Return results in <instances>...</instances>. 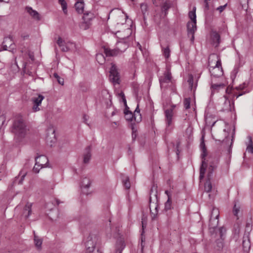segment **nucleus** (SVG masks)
<instances>
[{"label":"nucleus","instance_id":"nucleus-4","mask_svg":"<svg viewBox=\"0 0 253 253\" xmlns=\"http://www.w3.org/2000/svg\"><path fill=\"white\" fill-rule=\"evenodd\" d=\"M159 82L161 88H167L172 83V76L169 67L167 66L163 75L159 77Z\"/></svg>","mask_w":253,"mask_h":253},{"label":"nucleus","instance_id":"nucleus-8","mask_svg":"<svg viewBox=\"0 0 253 253\" xmlns=\"http://www.w3.org/2000/svg\"><path fill=\"white\" fill-rule=\"evenodd\" d=\"M221 134L224 137V138L220 137V136H217V138L215 139V141L222 142L225 146L228 147L229 146V147H231L233 143V135L231 136L232 138H231V137L229 136V133L226 131L225 129H224L223 131L221 132Z\"/></svg>","mask_w":253,"mask_h":253},{"label":"nucleus","instance_id":"nucleus-55","mask_svg":"<svg viewBox=\"0 0 253 253\" xmlns=\"http://www.w3.org/2000/svg\"><path fill=\"white\" fill-rule=\"evenodd\" d=\"M137 46L139 48V49L140 50H142V47H141V45L139 43H137Z\"/></svg>","mask_w":253,"mask_h":253},{"label":"nucleus","instance_id":"nucleus-15","mask_svg":"<svg viewBox=\"0 0 253 253\" xmlns=\"http://www.w3.org/2000/svg\"><path fill=\"white\" fill-rule=\"evenodd\" d=\"M223 101V107L221 108V111L230 112L232 111V109H234V102H232L233 106H232L230 101L227 98L226 96H224L222 98Z\"/></svg>","mask_w":253,"mask_h":253},{"label":"nucleus","instance_id":"nucleus-43","mask_svg":"<svg viewBox=\"0 0 253 253\" xmlns=\"http://www.w3.org/2000/svg\"><path fill=\"white\" fill-rule=\"evenodd\" d=\"M147 5L146 4L142 3L140 5L141 10L144 15L147 11Z\"/></svg>","mask_w":253,"mask_h":253},{"label":"nucleus","instance_id":"nucleus-16","mask_svg":"<svg viewBox=\"0 0 253 253\" xmlns=\"http://www.w3.org/2000/svg\"><path fill=\"white\" fill-rule=\"evenodd\" d=\"M211 44L213 46L216 47L220 42V36L216 31H212L211 33Z\"/></svg>","mask_w":253,"mask_h":253},{"label":"nucleus","instance_id":"nucleus-6","mask_svg":"<svg viewBox=\"0 0 253 253\" xmlns=\"http://www.w3.org/2000/svg\"><path fill=\"white\" fill-rule=\"evenodd\" d=\"M196 7H194L193 10L189 12V17L191 21H189L187 24V32L188 33H195L196 31Z\"/></svg>","mask_w":253,"mask_h":253},{"label":"nucleus","instance_id":"nucleus-21","mask_svg":"<svg viewBox=\"0 0 253 253\" xmlns=\"http://www.w3.org/2000/svg\"><path fill=\"white\" fill-rule=\"evenodd\" d=\"M26 10L27 12L35 19L39 20L40 17L38 12L33 9L31 7H26Z\"/></svg>","mask_w":253,"mask_h":253},{"label":"nucleus","instance_id":"nucleus-22","mask_svg":"<svg viewBox=\"0 0 253 253\" xmlns=\"http://www.w3.org/2000/svg\"><path fill=\"white\" fill-rule=\"evenodd\" d=\"M133 120H134L136 123H139L141 121L142 117L140 113V109H139L138 105H137V107L133 114Z\"/></svg>","mask_w":253,"mask_h":253},{"label":"nucleus","instance_id":"nucleus-54","mask_svg":"<svg viewBox=\"0 0 253 253\" xmlns=\"http://www.w3.org/2000/svg\"><path fill=\"white\" fill-rule=\"evenodd\" d=\"M205 9L206 10H208L209 8V5L208 2H205Z\"/></svg>","mask_w":253,"mask_h":253},{"label":"nucleus","instance_id":"nucleus-61","mask_svg":"<svg viewBox=\"0 0 253 253\" xmlns=\"http://www.w3.org/2000/svg\"><path fill=\"white\" fill-rule=\"evenodd\" d=\"M142 229H143V231H142V234L143 232V230H144V225H143V222H142Z\"/></svg>","mask_w":253,"mask_h":253},{"label":"nucleus","instance_id":"nucleus-63","mask_svg":"<svg viewBox=\"0 0 253 253\" xmlns=\"http://www.w3.org/2000/svg\"><path fill=\"white\" fill-rule=\"evenodd\" d=\"M210 0H204V2H207L210 1Z\"/></svg>","mask_w":253,"mask_h":253},{"label":"nucleus","instance_id":"nucleus-10","mask_svg":"<svg viewBox=\"0 0 253 253\" xmlns=\"http://www.w3.org/2000/svg\"><path fill=\"white\" fill-rule=\"evenodd\" d=\"M210 72L211 73V79L214 80L216 78H220L223 75V70L221 65H218L215 67H212L209 68Z\"/></svg>","mask_w":253,"mask_h":253},{"label":"nucleus","instance_id":"nucleus-14","mask_svg":"<svg viewBox=\"0 0 253 253\" xmlns=\"http://www.w3.org/2000/svg\"><path fill=\"white\" fill-rule=\"evenodd\" d=\"M214 80L213 79L211 81V94L215 92H219L220 90L225 89V84L223 83H214Z\"/></svg>","mask_w":253,"mask_h":253},{"label":"nucleus","instance_id":"nucleus-23","mask_svg":"<svg viewBox=\"0 0 253 253\" xmlns=\"http://www.w3.org/2000/svg\"><path fill=\"white\" fill-rule=\"evenodd\" d=\"M91 156L90 147L88 146L85 149L84 154V163L85 164L88 163L90 160Z\"/></svg>","mask_w":253,"mask_h":253},{"label":"nucleus","instance_id":"nucleus-58","mask_svg":"<svg viewBox=\"0 0 253 253\" xmlns=\"http://www.w3.org/2000/svg\"><path fill=\"white\" fill-rule=\"evenodd\" d=\"M4 119V117H3V116H0V121H1H1H2V122H3Z\"/></svg>","mask_w":253,"mask_h":253},{"label":"nucleus","instance_id":"nucleus-7","mask_svg":"<svg viewBox=\"0 0 253 253\" xmlns=\"http://www.w3.org/2000/svg\"><path fill=\"white\" fill-rule=\"evenodd\" d=\"M201 149L202 151V153L201 154V157L202 159V165L200 168V176L199 178L200 179H202L205 176V174L206 172V168L207 166V164L205 163V157L207 156V152L206 149L205 147V144L204 141L201 142L200 144Z\"/></svg>","mask_w":253,"mask_h":253},{"label":"nucleus","instance_id":"nucleus-50","mask_svg":"<svg viewBox=\"0 0 253 253\" xmlns=\"http://www.w3.org/2000/svg\"><path fill=\"white\" fill-rule=\"evenodd\" d=\"M40 169H41V167H38V165H36V163L35 165L33 168V171L35 173H38L40 171Z\"/></svg>","mask_w":253,"mask_h":253},{"label":"nucleus","instance_id":"nucleus-12","mask_svg":"<svg viewBox=\"0 0 253 253\" xmlns=\"http://www.w3.org/2000/svg\"><path fill=\"white\" fill-rule=\"evenodd\" d=\"M55 130L52 128H49L47 130L46 141L48 145L52 146L56 142Z\"/></svg>","mask_w":253,"mask_h":253},{"label":"nucleus","instance_id":"nucleus-59","mask_svg":"<svg viewBox=\"0 0 253 253\" xmlns=\"http://www.w3.org/2000/svg\"><path fill=\"white\" fill-rule=\"evenodd\" d=\"M0 2H8V0H0Z\"/></svg>","mask_w":253,"mask_h":253},{"label":"nucleus","instance_id":"nucleus-37","mask_svg":"<svg viewBox=\"0 0 253 253\" xmlns=\"http://www.w3.org/2000/svg\"><path fill=\"white\" fill-rule=\"evenodd\" d=\"M163 55L166 59H168L170 56V50L168 46L162 48Z\"/></svg>","mask_w":253,"mask_h":253},{"label":"nucleus","instance_id":"nucleus-5","mask_svg":"<svg viewBox=\"0 0 253 253\" xmlns=\"http://www.w3.org/2000/svg\"><path fill=\"white\" fill-rule=\"evenodd\" d=\"M95 14L90 11H86L84 13L83 16V22L81 24V28L85 30L90 28L92 20L95 18Z\"/></svg>","mask_w":253,"mask_h":253},{"label":"nucleus","instance_id":"nucleus-49","mask_svg":"<svg viewBox=\"0 0 253 253\" xmlns=\"http://www.w3.org/2000/svg\"><path fill=\"white\" fill-rule=\"evenodd\" d=\"M247 86V84L246 83H244L243 84H240L236 87L237 89H243Z\"/></svg>","mask_w":253,"mask_h":253},{"label":"nucleus","instance_id":"nucleus-53","mask_svg":"<svg viewBox=\"0 0 253 253\" xmlns=\"http://www.w3.org/2000/svg\"><path fill=\"white\" fill-rule=\"evenodd\" d=\"M136 136V134L134 133V130H133L132 133V137L133 139H134Z\"/></svg>","mask_w":253,"mask_h":253},{"label":"nucleus","instance_id":"nucleus-64","mask_svg":"<svg viewBox=\"0 0 253 253\" xmlns=\"http://www.w3.org/2000/svg\"><path fill=\"white\" fill-rule=\"evenodd\" d=\"M56 202L58 205L59 204V201L58 200H56Z\"/></svg>","mask_w":253,"mask_h":253},{"label":"nucleus","instance_id":"nucleus-26","mask_svg":"<svg viewBox=\"0 0 253 253\" xmlns=\"http://www.w3.org/2000/svg\"><path fill=\"white\" fill-rule=\"evenodd\" d=\"M75 6L77 11L79 13H82L84 12V2L83 0H80L76 2Z\"/></svg>","mask_w":253,"mask_h":253},{"label":"nucleus","instance_id":"nucleus-56","mask_svg":"<svg viewBox=\"0 0 253 253\" xmlns=\"http://www.w3.org/2000/svg\"><path fill=\"white\" fill-rule=\"evenodd\" d=\"M165 193L167 195V196H168V198H169H169H170V196H169V191H168V190H166V191H165Z\"/></svg>","mask_w":253,"mask_h":253},{"label":"nucleus","instance_id":"nucleus-25","mask_svg":"<svg viewBox=\"0 0 253 253\" xmlns=\"http://www.w3.org/2000/svg\"><path fill=\"white\" fill-rule=\"evenodd\" d=\"M121 178L123 185L126 189H129L130 187V183L129 178L127 176L124 174H121Z\"/></svg>","mask_w":253,"mask_h":253},{"label":"nucleus","instance_id":"nucleus-42","mask_svg":"<svg viewBox=\"0 0 253 253\" xmlns=\"http://www.w3.org/2000/svg\"><path fill=\"white\" fill-rule=\"evenodd\" d=\"M156 193H157L156 191L154 192L153 190L152 189L151 190V193H150V199H149V201H150V204L152 203V202L153 196L154 197V198H155L156 199V201H157V196Z\"/></svg>","mask_w":253,"mask_h":253},{"label":"nucleus","instance_id":"nucleus-48","mask_svg":"<svg viewBox=\"0 0 253 253\" xmlns=\"http://www.w3.org/2000/svg\"><path fill=\"white\" fill-rule=\"evenodd\" d=\"M226 6H227V4H225L224 5H222V6H220L216 8V10L219 11V12L220 13H221L225 9V8H226Z\"/></svg>","mask_w":253,"mask_h":253},{"label":"nucleus","instance_id":"nucleus-24","mask_svg":"<svg viewBox=\"0 0 253 253\" xmlns=\"http://www.w3.org/2000/svg\"><path fill=\"white\" fill-rule=\"evenodd\" d=\"M170 6L171 3L169 0H166L165 2H163L161 7V10L162 13L164 12V16H166Z\"/></svg>","mask_w":253,"mask_h":253},{"label":"nucleus","instance_id":"nucleus-34","mask_svg":"<svg viewBox=\"0 0 253 253\" xmlns=\"http://www.w3.org/2000/svg\"><path fill=\"white\" fill-rule=\"evenodd\" d=\"M96 59L100 64H103L105 61V57L103 54L98 53L96 55Z\"/></svg>","mask_w":253,"mask_h":253},{"label":"nucleus","instance_id":"nucleus-11","mask_svg":"<svg viewBox=\"0 0 253 253\" xmlns=\"http://www.w3.org/2000/svg\"><path fill=\"white\" fill-rule=\"evenodd\" d=\"M221 62L219 56L216 54H211L209 57V68L215 67L218 65H221Z\"/></svg>","mask_w":253,"mask_h":253},{"label":"nucleus","instance_id":"nucleus-40","mask_svg":"<svg viewBox=\"0 0 253 253\" xmlns=\"http://www.w3.org/2000/svg\"><path fill=\"white\" fill-rule=\"evenodd\" d=\"M171 202L170 200V198L169 197L167 201L165 204V210L166 211H169L171 209Z\"/></svg>","mask_w":253,"mask_h":253},{"label":"nucleus","instance_id":"nucleus-47","mask_svg":"<svg viewBox=\"0 0 253 253\" xmlns=\"http://www.w3.org/2000/svg\"><path fill=\"white\" fill-rule=\"evenodd\" d=\"M239 211V208L237 207L236 205H235L234 208H233V212L234 215L237 216Z\"/></svg>","mask_w":253,"mask_h":253},{"label":"nucleus","instance_id":"nucleus-35","mask_svg":"<svg viewBox=\"0 0 253 253\" xmlns=\"http://www.w3.org/2000/svg\"><path fill=\"white\" fill-rule=\"evenodd\" d=\"M218 224V219L214 218H210L209 226L211 228H215Z\"/></svg>","mask_w":253,"mask_h":253},{"label":"nucleus","instance_id":"nucleus-52","mask_svg":"<svg viewBox=\"0 0 253 253\" xmlns=\"http://www.w3.org/2000/svg\"><path fill=\"white\" fill-rule=\"evenodd\" d=\"M26 176V173H24L21 176V179L19 181V184H22L23 180L24 179L25 176Z\"/></svg>","mask_w":253,"mask_h":253},{"label":"nucleus","instance_id":"nucleus-3","mask_svg":"<svg viewBox=\"0 0 253 253\" xmlns=\"http://www.w3.org/2000/svg\"><path fill=\"white\" fill-rule=\"evenodd\" d=\"M56 43L63 52H75L78 50L75 43L71 41L66 42L60 37H58Z\"/></svg>","mask_w":253,"mask_h":253},{"label":"nucleus","instance_id":"nucleus-60","mask_svg":"<svg viewBox=\"0 0 253 253\" xmlns=\"http://www.w3.org/2000/svg\"><path fill=\"white\" fill-rule=\"evenodd\" d=\"M243 94V93H241V94H239V95H238L237 96H236V98H238L239 96L242 95Z\"/></svg>","mask_w":253,"mask_h":253},{"label":"nucleus","instance_id":"nucleus-20","mask_svg":"<svg viewBox=\"0 0 253 253\" xmlns=\"http://www.w3.org/2000/svg\"><path fill=\"white\" fill-rule=\"evenodd\" d=\"M32 206V203H27L24 207L23 212V216H25V217L26 218H28L29 216L31 214Z\"/></svg>","mask_w":253,"mask_h":253},{"label":"nucleus","instance_id":"nucleus-9","mask_svg":"<svg viewBox=\"0 0 253 253\" xmlns=\"http://www.w3.org/2000/svg\"><path fill=\"white\" fill-rule=\"evenodd\" d=\"M110 81L114 84H119L120 83V76L117 71L116 67L114 64H112L110 71Z\"/></svg>","mask_w":253,"mask_h":253},{"label":"nucleus","instance_id":"nucleus-46","mask_svg":"<svg viewBox=\"0 0 253 253\" xmlns=\"http://www.w3.org/2000/svg\"><path fill=\"white\" fill-rule=\"evenodd\" d=\"M188 82L189 83V87H190L191 89H192L193 84V79L192 76H190L189 78Z\"/></svg>","mask_w":253,"mask_h":253},{"label":"nucleus","instance_id":"nucleus-18","mask_svg":"<svg viewBox=\"0 0 253 253\" xmlns=\"http://www.w3.org/2000/svg\"><path fill=\"white\" fill-rule=\"evenodd\" d=\"M44 96L42 95H39L37 97H35L33 99V101L34 103L33 107V110L34 112H37L40 110L39 106L41 105Z\"/></svg>","mask_w":253,"mask_h":253},{"label":"nucleus","instance_id":"nucleus-13","mask_svg":"<svg viewBox=\"0 0 253 253\" xmlns=\"http://www.w3.org/2000/svg\"><path fill=\"white\" fill-rule=\"evenodd\" d=\"M173 115V107L166 109L165 111V122L167 127L170 126L172 125Z\"/></svg>","mask_w":253,"mask_h":253},{"label":"nucleus","instance_id":"nucleus-17","mask_svg":"<svg viewBox=\"0 0 253 253\" xmlns=\"http://www.w3.org/2000/svg\"><path fill=\"white\" fill-rule=\"evenodd\" d=\"M35 161L36 165L42 168L47 164L48 160L45 156L41 155L36 158Z\"/></svg>","mask_w":253,"mask_h":253},{"label":"nucleus","instance_id":"nucleus-57","mask_svg":"<svg viewBox=\"0 0 253 253\" xmlns=\"http://www.w3.org/2000/svg\"><path fill=\"white\" fill-rule=\"evenodd\" d=\"M141 240H142V243H141V249H142V250H143V247H144V245H143V238H142L141 239Z\"/></svg>","mask_w":253,"mask_h":253},{"label":"nucleus","instance_id":"nucleus-19","mask_svg":"<svg viewBox=\"0 0 253 253\" xmlns=\"http://www.w3.org/2000/svg\"><path fill=\"white\" fill-rule=\"evenodd\" d=\"M12 42V41L10 38H5L2 44L3 49L4 50H10L13 49V47H12L13 45Z\"/></svg>","mask_w":253,"mask_h":253},{"label":"nucleus","instance_id":"nucleus-39","mask_svg":"<svg viewBox=\"0 0 253 253\" xmlns=\"http://www.w3.org/2000/svg\"><path fill=\"white\" fill-rule=\"evenodd\" d=\"M59 3L61 5L62 10L65 14H66L67 12V3L65 0H58Z\"/></svg>","mask_w":253,"mask_h":253},{"label":"nucleus","instance_id":"nucleus-38","mask_svg":"<svg viewBox=\"0 0 253 253\" xmlns=\"http://www.w3.org/2000/svg\"><path fill=\"white\" fill-rule=\"evenodd\" d=\"M191 98L190 97L185 98L183 101L184 108L188 109L190 107Z\"/></svg>","mask_w":253,"mask_h":253},{"label":"nucleus","instance_id":"nucleus-33","mask_svg":"<svg viewBox=\"0 0 253 253\" xmlns=\"http://www.w3.org/2000/svg\"><path fill=\"white\" fill-rule=\"evenodd\" d=\"M90 181L89 179L86 177L83 179L81 184V187L85 188H87L90 186Z\"/></svg>","mask_w":253,"mask_h":253},{"label":"nucleus","instance_id":"nucleus-31","mask_svg":"<svg viewBox=\"0 0 253 253\" xmlns=\"http://www.w3.org/2000/svg\"><path fill=\"white\" fill-rule=\"evenodd\" d=\"M34 243L37 249L38 250H41L42 241L41 239L39 238L35 234L34 235Z\"/></svg>","mask_w":253,"mask_h":253},{"label":"nucleus","instance_id":"nucleus-27","mask_svg":"<svg viewBox=\"0 0 253 253\" xmlns=\"http://www.w3.org/2000/svg\"><path fill=\"white\" fill-rule=\"evenodd\" d=\"M125 247V245L123 240H120L118 241L116 244V253H122Z\"/></svg>","mask_w":253,"mask_h":253},{"label":"nucleus","instance_id":"nucleus-30","mask_svg":"<svg viewBox=\"0 0 253 253\" xmlns=\"http://www.w3.org/2000/svg\"><path fill=\"white\" fill-rule=\"evenodd\" d=\"M85 247L89 252H91L95 248V245L91 240H88L85 243Z\"/></svg>","mask_w":253,"mask_h":253},{"label":"nucleus","instance_id":"nucleus-51","mask_svg":"<svg viewBox=\"0 0 253 253\" xmlns=\"http://www.w3.org/2000/svg\"><path fill=\"white\" fill-rule=\"evenodd\" d=\"M188 35L189 37H190L191 42H193L194 41V33H188Z\"/></svg>","mask_w":253,"mask_h":253},{"label":"nucleus","instance_id":"nucleus-44","mask_svg":"<svg viewBox=\"0 0 253 253\" xmlns=\"http://www.w3.org/2000/svg\"><path fill=\"white\" fill-rule=\"evenodd\" d=\"M101 93L102 95H103L105 96L106 99H110L111 95L109 94V93L107 90H102L101 92Z\"/></svg>","mask_w":253,"mask_h":253},{"label":"nucleus","instance_id":"nucleus-36","mask_svg":"<svg viewBox=\"0 0 253 253\" xmlns=\"http://www.w3.org/2000/svg\"><path fill=\"white\" fill-rule=\"evenodd\" d=\"M124 113L125 114L126 119L127 121H132L133 120V114L131 112L128 110H125Z\"/></svg>","mask_w":253,"mask_h":253},{"label":"nucleus","instance_id":"nucleus-62","mask_svg":"<svg viewBox=\"0 0 253 253\" xmlns=\"http://www.w3.org/2000/svg\"><path fill=\"white\" fill-rule=\"evenodd\" d=\"M223 229V228L222 227L220 228V233H221V232H222Z\"/></svg>","mask_w":253,"mask_h":253},{"label":"nucleus","instance_id":"nucleus-29","mask_svg":"<svg viewBox=\"0 0 253 253\" xmlns=\"http://www.w3.org/2000/svg\"><path fill=\"white\" fill-rule=\"evenodd\" d=\"M248 142L247 144L246 151L249 153L252 154L253 153V143L252 138L251 136L248 137Z\"/></svg>","mask_w":253,"mask_h":253},{"label":"nucleus","instance_id":"nucleus-2","mask_svg":"<svg viewBox=\"0 0 253 253\" xmlns=\"http://www.w3.org/2000/svg\"><path fill=\"white\" fill-rule=\"evenodd\" d=\"M116 48L111 49L107 47H104V51L106 56H114L117 55L120 53L124 52L128 46L126 42H119L116 45Z\"/></svg>","mask_w":253,"mask_h":253},{"label":"nucleus","instance_id":"nucleus-28","mask_svg":"<svg viewBox=\"0 0 253 253\" xmlns=\"http://www.w3.org/2000/svg\"><path fill=\"white\" fill-rule=\"evenodd\" d=\"M211 173L212 172H211L208 173V179L206 181V182L205 183V191L206 192H210L212 188V185L210 179V177L211 176Z\"/></svg>","mask_w":253,"mask_h":253},{"label":"nucleus","instance_id":"nucleus-1","mask_svg":"<svg viewBox=\"0 0 253 253\" xmlns=\"http://www.w3.org/2000/svg\"><path fill=\"white\" fill-rule=\"evenodd\" d=\"M26 126L21 117H18L14 120L12 128V132L14 138L17 141H21L27 134Z\"/></svg>","mask_w":253,"mask_h":253},{"label":"nucleus","instance_id":"nucleus-32","mask_svg":"<svg viewBox=\"0 0 253 253\" xmlns=\"http://www.w3.org/2000/svg\"><path fill=\"white\" fill-rule=\"evenodd\" d=\"M219 216V211L218 209L213 208L211 214L210 218L218 219Z\"/></svg>","mask_w":253,"mask_h":253},{"label":"nucleus","instance_id":"nucleus-41","mask_svg":"<svg viewBox=\"0 0 253 253\" xmlns=\"http://www.w3.org/2000/svg\"><path fill=\"white\" fill-rule=\"evenodd\" d=\"M53 76L57 80L59 84L61 85L64 84V79L60 78L57 73H54Z\"/></svg>","mask_w":253,"mask_h":253},{"label":"nucleus","instance_id":"nucleus-45","mask_svg":"<svg viewBox=\"0 0 253 253\" xmlns=\"http://www.w3.org/2000/svg\"><path fill=\"white\" fill-rule=\"evenodd\" d=\"M119 95L122 98V101L124 102L125 105H126V100L125 98V96L124 93L123 92H121L119 94Z\"/></svg>","mask_w":253,"mask_h":253}]
</instances>
